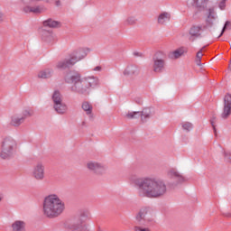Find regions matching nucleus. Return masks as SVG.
<instances>
[{
	"label": "nucleus",
	"instance_id": "10",
	"mask_svg": "<svg viewBox=\"0 0 231 231\" xmlns=\"http://www.w3.org/2000/svg\"><path fill=\"white\" fill-rule=\"evenodd\" d=\"M35 1H42V0H22V3L25 5L23 7V12L25 14H35L38 15L39 14H42L44 12V6L42 5H36L33 6V3Z\"/></svg>",
	"mask_w": 231,
	"mask_h": 231
},
{
	"label": "nucleus",
	"instance_id": "12",
	"mask_svg": "<svg viewBox=\"0 0 231 231\" xmlns=\"http://www.w3.org/2000/svg\"><path fill=\"white\" fill-rule=\"evenodd\" d=\"M201 32H203V26L201 25H192L189 31V42H194L197 39H200Z\"/></svg>",
	"mask_w": 231,
	"mask_h": 231
},
{
	"label": "nucleus",
	"instance_id": "23",
	"mask_svg": "<svg viewBox=\"0 0 231 231\" xmlns=\"http://www.w3.org/2000/svg\"><path fill=\"white\" fill-rule=\"evenodd\" d=\"M183 53H185V51H183V48H180L171 52H169L168 57L171 60H176L180 59Z\"/></svg>",
	"mask_w": 231,
	"mask_h": 231
},
{
	"label": "nucleus",
	"instance_id": "6",
	"mask_svg": "<svg viewBox=\"0 0 231 231\" xmlns=\"http://www.w3.org/2000/svg\"><path fill=\"white\" fill-rule=\"evenodd\" d=\"M17 149V142L12 137H5L1 143L0 158L2 160H10L14 158V152Z\"/></svg>",
	"mask_w": 231,
	"mask_h": 231
},
{
	"label": "nucleus",
	"instance_id": "41",
	"mask_svg": "<svg viewBox=\"0 0 231 231\" xmlns=\"http://www.w3.org/2000/svg\"><path fill=\"white\" fill-rule=\"evenodd\" d=\"M224 216H226V217H231V213L224 214Z\"/></svg>",
	"mask_w": 231,
	"mask_h": 231
},
{
	"label": "nucleus",
	"instance_id": "9",
	"mask_svg": "<svg viewBox=\"0 0 231 231\" xmlns=\"http://www.w3.org/2000/svg\"><path fill=\"white\" fill-rule=\"evenodd\" d=\"M151 116H152V111H151V107H145L142 110V112H130L126 115V118H129L130 120L141 117L143 124H145V122H147Z\"/></svg>",
	"mask_w": 231,
	"mask_h": 231
},
{
	"label": "nucleus",
	"instance_id": "14",
	"mask_svg": "<svg viewBox=\"0 0 231 231\" xmlns=\"http://www.w3.org/2000/svg\"><path fill=\"white\" fill-rule=\"evenodd\" d=\"M125 77H138L140 75V68L137 65L130 64L123 71Z\"/></svg>",
	"mask_w": 231,
	"mask_h": 231
},
{
	"label": "nucleus",
	"instance_id": "22",
	"mask_svg": "<svg viewBox=\"0 0 231 231\" xmlns=\"http://www.w3.org/2000/svg\"><path fill=\"white\" fill-rule=\"evenodd\" d=\"M208 5V0H191V6H195V8H207Z\"/></svg>",
	"mask_w": 231,
	"mask_h": 231
},
{
	"label": "nucleus",
	"instance_id": "11",
	"mask_svg": "<svg viewBox=\"0 0 231 231\" xmlns=\"http://www.w3.org/2000/svg\"><path fill=\"white\" fill-rule=\"evenodd\" d=\"M231 115V94L227 93L224 97V107L223 112L221 114V118L226 120L228 116Z\"/></svg>",
	"mask_w": 231,
	"mask_h": 231
},
{
	"label": "nucleus",
	"instance_id": "44",
	"mask_svg": "<svg viewBox=\"0 0 231 231\" xmlns=\"http://www.w3.org/2000/svg\"><path fill=\"white\" fill-rule=\"evenodd\" d=\"M46 33V31H43V34H42V36L44 37V34Z\"/></svg>",
	"mask_w": 231,
	"mask_h": 231
},
{
	"label": "nucleus",
	"instance_id": "4",
	"mask_svg": "<svg viewBox=\"0 0 231 231\" xmlns=\"http://www.w3.org/2000/svg\"><path fill=\"white\" fill-rule=\"evenodd\" d=\"M88 56V52H86V49H79L69 55L68 58H65L62 60H60L56 68L58 69H69V68H73L74 64H77L79 60H82V59Z\"/></svg>",
	"mask_w": 231,
	"mask_h": 231
},
{
	"label": "nucleus",
	"instance_id": "21",
	"mask_svg": "<svg viewBox=\"0 0 231 231\" xmlns=\"http://www.w3.org/2000/svg\"><path fill=\"white\" fill-rule=\"evenodd\" d=\"M81 107L83 111L86 112V115L89 116V118H93V106L89 104V102L85 101L82 103Z\"/></svg>",
	"mask_w": 231,
	"mask_h": 231
},
{
	"label": "nucleus",
	"instance_id": "15",
	"mask_svg": "<svg viewBox=\"0 0 231 231\" xmlns=\"http://www.w3.org/2000/svg\"><path fill=\"white\" fill-rule=\"evenodd\" d=\"M32 177L35 178L38 181H42L44 180V165L39 162L34 166L32 171Z\"/></svg>",
	"mask_w": 231,
	"mask_h": 231
},
{
	"label": "nucleus",
	"instance_id": "13",
	"mask_svg": "<svg viewBox=\"0 0 231 231\" xmlns=\"http://www.w3.org/2000/svg\"><path fill=\"white\" fill-rule=\"evenodd\" d=\"M87 167L88 170L94 172V174L100 175L106 172V168L104 167V165L98 162H89L88 163H87Z\"/></svg>",
	"mask_w": 231,
	"mask_h": 231
},
{
	"label": "nucleus",
	"instance_id": "40",
	"mask_svg": "<svg viewBox=\"0 0 231 231\" xmlns=\"http://www.w3.org/2000/svg\"><path fill=\"white\" fill-rule=\"evenodd\" d=\"M3 22V13H0V23Z\"/></svg>",
	"mask_w": 231,
	"mask_h": 231
},
{
	"label": "nucleus",
	"instance_id": "18",
	"mask_svg": "<svg viewBox=\"0 0 231 231\" xmlns=\"http://www.w3.org/2000/svg\"><path fill=\"white\" fill-rule=\"evenodd\" d=\"M53 109L58 113V115H66L68 111V106L65 105L64 102L58 103L57 105H53Z\"/></svg>",
	"mask_w": 231,
	"mask_h": 231
},
{
	"label": "nucleus",
	"instance_id": "19",
	"mask_svg": "<svg viewBox=\"0 0 231 231\" xmlns=\"http://www.w3.org/2000/svg\"><path fill=\"white\" fill-rule=\"evenodd\" d=\"M42 24L48 28H60V22L55 21L51 18L43 21Z\"/></svg>",
	"mask_w": 231,
	"mask_h": 231
},
{
	"label": "nucleus",
	"instance_id": "45",
	"mask_svg": "<svg viewBox=\"0 0 231 231\" xmlns=\"http://www.w3.org/2000/svg\"><path fill=\"white\" fill-rule=\"evenodd\" d=\"M87 51H89V49H87Z\"/></svg>",
	"mask_w": 231,
	"mask_h": 231
},
{
	"label": "nucleus",
	"instance_id": "7",
	"mask_svg": "<svg viewBox=\"0 0 231 231\" xmlns=\"http://www.w3.org/2000/svg\"><path fill=\"white\" fill-rule=\"evenodd\" d=\"M89 217V213L82 211L79 217H76L72 222L66 224L65 228L68 231H88V226L84 225Z\"/></svg>",
	"mask_w": 231,
	"mask_h": 231
},
{
	"label": "nucleus",
	"instance_id": "16",
	"mask_svg": "<svg viewBox=\"0 0 231 231\" xmlns=\"http://www.w3.org/2000/svg\"><path fill=\"white\" fill-rule=\"evenodd\" d=\"M169 174L171 178L176 180V185H181V183H185V181H187V179L175 170L170 171Z\"/></svg>",
	"mask_w": 231,
	"mask_h": 231
},
{
	"label": "nucleus",
	"instance_id": "27",
	"mask_svg": "<svg viewBox=\"0 0 231 231\" xmlns=\"http://www.w3.org/2000/svg\"><path fill=\"white\" fill-rule=\"evenodd\" d=\"M181 127L184 131H186V133H190V131L194 129V125H192L190 122H184L181 123Z\"/></svg>",
	"mask_w": 231,
	"mask_h": 231
},
{
	"label": "nucleus",
	"instance_id": "3",
	"mask_svg": "<svg viewBox=\"0 0 231 231\" xmlns=\"http://www.w3.org/2000/svg\"><path fill=\"white\" fill-rule=\"evenodd\" d=\"M64 212V203L59 196L49 195L43 201V214L46 217L53 219V217H59L60 215Z\"/></svg>",
	"mask_w": 231,
	"mask_h": 231
},
{
	"label": "nucleus",
	"instance_id": "29",
	"mask_svg": "<svg viewBox=\"0 0 231 231\" xmlns=\"http://www.w3.org/2000/svg\"><path fill=\"white\" fill-rule=\"evenodd\" d=\"M203 50H205V46L197 52V65L198 66H201V59L203 57Z\"/></svg>",
	"mask_w": 231,
	"mask_h": 231
},
{
	"label": "nucleus",
	"instance_id": "26",
	"mask_svg": "<svg viewBox=\"0 0 231 231\" xmlns=\"http://www.w3.org/2000/svg\"><path fill=\"white\" fill-rule=\"evenodd\" d=\"M171 19V14L169 13H162L158 17L159 24H164L166 21Z\"/></svg>",
	"mask_w": 231,
	"mask_h": 231
},
{
	"label": "nucleus",
	"instance_id": "2",
	"mask_svg": "<svg viewBox=\"0 0 231 231\" xmlns=\"http://www.w3.org/2000/svg\"><path fill=\"white\" fill-rule=\"evenodd\" d=\"M134 183L140 198L156 199L167 194V185L162 180L136 179Z\"/></svg>",
	"mask_w": 231,
	"mask_h": 231
},
{
	"label": "nucleus",
	"instance_id": "39",
	"mask_svg": "<svg viewBox=\"0 0 231 231\" xmlns=\"http://www.w3.org/2000/svg\"><path fill=\"white\" fill-rule=\"evenodd\" d=\"M55 5H56V6H60V0H57V1L55 2Z\"/></svg>",
	"mask_w": 231,
	"mask_h": 231
},
{
	"label": "nucleus",
	"instance_id": "38",
	"mask_svg": "<svg viewBox=\"0 0 231 231\" xmlns=\"http://www.w3.org/2000/svg\"><path fill=\"white\" fill-rule=\"evenodd\" d=\"M94 71H102V67L97 66L96 68H94Z\"/></svg>",
	"mask_w": 231,
	"mask_h": 231
},
{
	"label": "nucleus",
	"instance_id": "43",
	"mask_svg": "<svg viewBox=\"0 0 231 231\" xmlns=\"http://www.w3.org/2000/svg\"><path fill=\"white\" fill-rule=\"evenodd\" d=\"M82 125H86V122L83 121V122H82Z\"/></svg>",
	"mask_w": 231,
	"mask_h": 231
},
{
	"label": "nucleus",
	"instance_id": "1",
	"mask_svg": "<svg viewBox=\"0 0 231 231\" xmlns=\"http://www.w3.org/2000/svg\"><path fill=\"white\" fill-rule=\"evenodd\" d=\"M66 84H70L71 93H77L78 95L88 96L91 93V89L98 88L100 81L98 78L89 77L82 78L80 72L77 70H69L64 77Z\"/></svg>",
	"mask_w": 231,
	"mask_h": 231
},
{
	"label": "nucleus",
	"instance_id": "33",
	"mask_svg": "<svg viewBox=\"0 0 231 231\" xmlns=\"http://www.w3.org/2000/svg\"><path fill=\"white\" fill-rule=\"evenodd\" d=\"M218 8L225 10L226 8V2H225V0H221V2L218 4Z\"/></svg>",
	"mask_w": 231,
	"mask_h": 231
},
{
	"label": "nucleus",
	"instance_id": "30",
	"mask_svg": "<svg viewBox=\"0 0 231 231\" xmlns=\"http://www.w3.org/2000/svg\"><path fill=\"white\" fill-rule=\"evenodd\" d=\"M136 18H134V16H130L126 19L125 21V24H128L130 26H133V24H134L136 23Z\"/></svg>",
	"mask_w": 231,
	"mask_h": 231
},
{
	"label": "nucleus",
	"instance_id": "28",
	"mask_svg": "<svg viewBox=\"0 0 231 231\" xmlns=\"http://www.w3.org/2000/svg\"><path fill=\"white\" fill-rule=\"evenodd\" d=\"M23 122H24V117H12L11 124L14 127H19Z\"/></svg>",
	"mask_w": 231,
	"mask_h": 231
},
{
	"label": "nucleus",
	"instance_id": "17",
	"mask_svg": "<svg viewBox=\"0 0 231 231\" xmlns=\"http://www.w3.org/2000/svg\"><path fill=\"white\" fill-rule=\"evenodd\" d=\"M217 14L214 8H209L208 9V18L206 20V24L207 26H213L214 25V21L217 19Z\"/></svg>",
	"mask_w": 231,
	"mask_h": 231
},
{
	"label": "nucleus",
	"instance_id": "5",
	"mask_svg": "<svg viewBox=\"0 0 231 231\" xmlns=\"http://www.w3.org/2000/svg\"><path fill=\"white\" fill-rule=\"evenodd\" d=\"M152 221V209L151 208H142L135 217V231H151L149 228H142V226H149V223Z\"/></svg>",
	"mask_w": 231,
	"mask_h": 231
},
{
	"label": "nucleus",
	"instance_id": "46",
	"mask_svg": "<svg viewBox=\"0 0 231 231\" xmlns=\"http://www.w3.org/2000/svg\"><path fill=\"white\" fill-rule=\"evenodd\" d=\"M1 199H1V197H0V201H1Z\"/></svg>",
	"mask_w": 231,
	"mask_h": 231
},
{
	"label": "nucleus",
	"instance_id": "24",
	"mask_svg": "<svg viewBox=\"0 0 231 231\" xmlns=\"http://www.w3.org/2000/svg\"><path fill=\"white\" fill-rule=\"evenodd\" d=\"M51 75H53L52 69H45L38 73L39 79H51Z\"/></svg>",
	"mask_w": 231,
	"mask_h": 231
},
{
	"label": "nucleus",
	"instance_id": "34",
	"mask_svg": "<svg viewBox=\"0 0 231 231\" xmlns=\"http://www.w3.org/2000/svg\"><path fill=\"white\" fill-rule=\"evenodd\" d=\"M224 158L226 162H231V152H224Z\"/></svg>",
	"mask_w": 231,
	"mask_h": 231
},
{
	"label": "nucleus",
	"instance_id": "32",
	"mask_svg": "<svg viewBox=\"0 0 231 231\" xmlns=\"http://www.w3.org/2000/svg\"><path fill=\"white\" fill-rule=\"evenodd\" d=\"M216 122V116H213L211 119H210V124L213 127V130H214V133L215 134H217V130L216 129V125H214Z\"/></svg>",
	"mask_w": 231,
	"mask_h": 231
},
{
	"label": "nucleus",
	"instance_id": "42",
	"mask_svg": "<svg viewBox=\"0 0 231 231\" xmlns=\"http://www.w3.org/2000/svg\"><path fill=\"white\" fill-rule=\"evenodd\" d=\"M47 33H48V35H49V36H51V32H48Z\"/></svg>",
	"mask_w": 231,
	"mask_h": 231
},
{
	"label": "nucleus",
	"instance_id": "8",
	"mask_svg": "<svg viewBox=\"0 0 231 231\" xmlns=\"http://www.w3.org/2000/svg\"><path fill=\"white\" fill-rule=\"evenodd\" d=\"M152 60L154 73H163L167 60V54L163 51H157L153 55Z\"/></svg>",
	"mask_w": 231,
	"mask_h": 231
},
{
	"label": "nucleus",
	"instance_id": "35",
	"mask_svg": "<svg viewBox=\"0 0 231 231\" xmlns=\"http://www.w3.org/2000/svg\"><path fill=\"white\" fill-rule=\"evenodd\" d=\"M23 116H22V118H24V120H26V117H28V116H32V112H30V110H25V111H23Z\"/></svg>",
	"mask_w": 231,
	"mask_h": 231
},
{
	"label": "nucleus",
	"instance_id": "20",
	"mask_svg": "<svg viewBox=\"0 0 231 231\" xmlns=\"http://www.w3.org/2000/svg\"><path fill=\"white\" fill-rule=\"evenodd\" d=\"M13 231H24L26 228V223L22 220H16L12 224Z\"/></svg>",
	"mask_w": 231,
	"mask_h": 231
},
{
	"label": "nucleus",
	"instance_id": "31",
	"mask_svg": "<svg viewBox=\"0 0 231 231\" xmlns=\"http://www.w3.org/2000/svg\"><path fill=\"white\" fill-rule=\"evenodd\" d=\"M228 26L231 27V23H230V21H226V22L225 23L224 27H223V29H222V31H221V33L219 34L218 38H219V37H222L223 33H225V32H226V29L228 28Z\"/></svg>",
	"mask_w": 231,
	"mask_h": 231
},
{
	"label": "nucleus",
	"instance_id": "25",
	"mask_svg": "<svg viewBox=\"0 0 231 231\" xmlns=\"http://www.w3.org/2000/svg\"><path fill=\"white\" fill-rule=\"evenodd\" d=\"M52 102H53V106H57L58 104H60L62 102V94H60V91L55 90L53 92Z\"/></svg>",
	"mask_w": 231,
	"mask_h": 231
},
{
	"label": "nucleus",
	"instance_id": "37",
	"mask_svg": "<svg viewBox=\"0 0 231 231\" xmlns=\"http://www.w3.org/2000/svg\"><path fill=\"white\" fill-rule=\"evenodd\" d=\"M135 102H136V104H138L139 106H142V104H143L142 98H140V97L136 98V99H135Z\"/></svg>",
	"mask_w": 231,
	"mask_h": 231
},
{
	"label": "nucleus",
	"instance_id": "36",
	"mask_svg": "<svg viewBox=\"0 0 231 231\" xmlns=\"http://www.w3.org/2000/svg\"><path fill=\"white\" fill-rule=\"evenodd\" d=\"M134 57H143V53L135 51L134 52Z\"/></svg>",
	"mask_w": 231,
	"mask_h": 231
}]
</instances>
